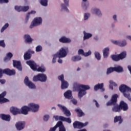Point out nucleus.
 Returning a JSON list of instances; mask_svg holds the SVG:
<instances>
[{
  "instance_id": "052dcab7",
  "label": "nucleus",
  "mask_w": 131,
  "mask_h": 131,
  "mask_svg": "<svg viewBox=\"0 0 131 131\" xmlns=\"http://www.w3.org/2000/svg\"><path fill=\"white\" fill-rule=\"evenodd\" d=\"M0 46L3 48H5V47H6V45L5 44V41L4 40L0 41Z\"/></svg>"
},
{
  "instance_id": "39448f33",
  "label": "nucleus",
  "mask_w": 131,
  "mask_h": 131,
  "mask_svg": "<svg viewBox=\"0 0 131 131\" xmlns=\"http://www.w3.org/2000/svg\"><path fill=\"white\" fill-rule=\"evenodd\" d=\"M47 79H48V77L45 74H38L33 78L34 81H40V82H46Z\"/></svg>"
},
{
  "instance_id": "680f3d73",
  "label": "nucleus",
  "mask_w": 131,
  "mask_h": 131,
  "mask_svg": "<svg viewBox=\"0 0 131 131\" xmlns=\"http://www.w3.org/2000/svg\"><path fill=\"white\" fill-rule=\"evenodd\" d=\"M57 127H58V125H57L56 124V125L54 127L51 128L49 131H55L56 130V129H57Z\"/></svg>"
},
{
  "instance_id": "6e6552de",
  "label": "nucleus",
  "mask_w": 131,
  "mask_h": 131,
  "mask_svg": "<svg viewBox=\"0 0 131 131\" xmlns=\"http://www.w3.org/2000/svg\"><path fill=\"white\" fill-rule=\"evenodd\" d=\"M4 73L7 74V75L12 76V75H15L16 71H15V70H10L9 69H6L3 70L0 69V78L3 76Z\"/></svg>"
},
{
  "instance_id": "c85d7f7f",
  "label": "nucleus",
  "mask_w": 131,
  "mask_h": 131,
  "mask_svg": "<svg viewBox=\"0 0 131 131\" xmlns=\"http://www.w3.org/2000/svg\"><path fill=\"white\" fill-rule=\"evenodd\" d=\"M114 71L118 72V73L123 72V68L120 66H116L115 67H114Z\"/></svg>"
},
{
  "instance_id": "e433bc0d",
  "label": "nucleus",
  "mask_w": 131,
  "mask_h": 131,
  "mask_svg": "<svg viewBox=\"0 0 131 131\" xmlns=\"http://www.w3.org/2000/svg\"><path fill=\"white\" fill-rule=\"evenodd\" d=\"M94 55H95V58L98 61H100V60H101V54H100V52L98 51H95L94 52Z\"/></svg>"
},
{
  "instance_id": "a878e982",
  "label": "nucleus",
  "mask_w": 131,
  "mask_h": 131,
  "mask_svg": "<svg viewBox=\"0 0 131 131\" xmlns=\"http://www.w3.org/2000/svg\"><path fill=\"white\" fill-rule=\"evenodd\" d=\"M24 38L25 39V42H28V43H30L32 42V38H31V37H30V35L29 34H26L24 36Z\"/></svg>"
},
{
  "instance_id": "09e8293b",
  "label": "nucleus",
  "mask_w": 131,
  "mask_h": 131,
  "mask_svg": "<svg viewBox=\"0 0 131 131\" xmlns=\"http://www.w3.org/2000/svg\"><path fill=\"white\" fill-rule=\"evenodd\" d=\"M29 10V7L27 6H21V12H27Z\"/></svg>"
},
{
  "instance_id": "f3484780",
  "label": "nucleus",
  "mask_w": 131,
  "mask_h": 131,
  "mask_svg": "<svg viewBox=\"0 0 131 131\" xmlns=\"http://www.w3.org/2000/svg\"><path fill=\"white\" fill-rule=\"evenodd\" d=\"M10 110L11 113H12L13 115H17V114H21V110L16 107L12 106L10 107Z\"/></svg>"
},
{
  "instance_id": "864d4df0",
  "label": "nucleus",
  "mask_w": 131,
  "mask_h": 131,
  "mask_svg": "<svg viewBox=\"0 0 131 131\" xmlns=\"http://www.w3.org/2000/svg\"><path fill=\"white\" fill-rule=\"evenodd\" d=\"M15 10L17 12H22V6H15Z\"/></svg>"
},
{
  "instance_id": "ddd939ff",
  "label": "nucleus",
  "mask_w": 131,
  "mask_h": 131,
  "mask_svg": "<svg viewBox=\"0 0 131 131\" xmlns=\"http://www.w3.org/2000/svg\"><path fill=\"white\" fill-rule=\"evenodd\" d=\"M91 13L95 14L97 17H101L102 16V12L101 10L98 8H93L91 9Z\"/></svg>"
},
{
  "instance_id": "774afa93",
  "label": "nucleus",
  "mask_w": 131,
  "mask_h": 131,
  "mask_svg": "<svg viewBox=\"0 0 131 131\" xmlns=\"http://www.w3.org/2000/svg\"><path fill=\"white\" fill-rule=\"evenodd\" d=\"M126 39H129V40H131V36L130 35H127L126 36Z\"/></svg>"
},
{
  "instance_id": "b1692460",
  "label": "nucleus",
  "mask_w": 131,
  "mask_h": 131,
  "mask_svg": "<svg viewBox=\"0 0 131 131\" xmlns=\"http://www.w3.org/2000/svg\"><path fill=\"white\" fill-rule=\"evenodd\" d=\"M104 83H98L94 86V91H98V90H101L102 92L105 91V89L103 88Z\"/></svg>"
},
{
  "instance_id": "5fc2aeb1",
  "label": "nucleus",
  "mask_w": 131,
  "mask_h": 131,
  "mask_svg": "<svg viewBox=\"0 0 131 131\" xmlns=\"http://www.w3.org/2000/svg\"><path fill=\"white\" fill-rule=\"evenodd\" d=\"M127 43L126 40H123L122 42L120 41V46L119 47H125L126 46Z\"/></svg>"
},
{
  "instance_id": "f8f14e48",
  "label": "nucleus",
  "mask_w": 131,
  "mask_h": 131,
  "mask_svg": "<svg viewBox=\"0 0 131 131\" xmlns=\"http://www.w3.org/2000/svg\"><path fill=\"white\" fill-rule=\"evenodd\" d=\"M57 106L59 107L60 110H62V112H63L64 114H65L66 116H70V115H71L70 111H69V110H68L67 108L65 107V106L60 104H58Z\"/></svg>"
},
{
  "instance_id": "de8ad7c7",
  "label": "nucleus",
  "mask_w": 131,
  "mask_h": 131,
  "mask_svg": "<svg viewBox=\"0 0 131 131\" xmlns=\"http://www.w3.org/2000/svg\"><path fill=\"white\" fill-rule=\"evenodd\" d=\"M112 59L114 61H119L120 59L119 58V55H112Z\"/></svg>"
},
{
  "instance_id": "c756f323",
  "label": "nucleus",
  "mask_w": 131,
  "mask_h": 131,
  "mask_svg": "<svg viewBox=\"0 0 131 131\" xmlns=\"http://www.w3.org/2000/svg\"><path fill=\"white\" fill-rule=\"evenodd\" d=\"M81 60V56L79 55H75L71 58V61L73 62H78Z\"/></svg>"
},
{
  "instance_id": "ea45409f",
  "label": "nucleus",
  "mask_w": 131,
  "mask_h": 131,
  "mask_svg": "<svg viewBox=\"0 0 131 131\" xmlns=\"http://www.w3.org/2000/svg\"><path fill=\"white\" fill-rule=\"evenodd\" d=\"M52 56H53V59H52V64H55V63L57 62V58H59V55L56 53V54H54Z\"/></svg>"
},
{
  "instance_id": "0eeeda50",
  "label": "nucleus",
  "mask_w": 131,
  "mask_h": 131,
  "mask_svg": "<svg viewBox=\"0 0 131 131\" xmlns=\"http://www.w3.org/2000/svg\"><path fill=\"white\" fill-rule=\"evenodd\" d=\"M67 53H68V48L62 47L56 53L58 55V58H65L67 56Z\"/></svg>"
},
{
  "instance_id": "5701e85b",
  "label": "nucleus",
  "mask_w": 131,
  "mask_h": 131,
  "mask_svg": "<svg viewBox=\"0 0 131 131\" xmlns=\"http://www.w3.org/2000/svg\"><path fill=\"white\" fill-rule=\"evenodd\" d=\"M7 95V92H4L2 94H0V103H6L9 102V100L5 98V95Z\"/></svg>"
},
{
  "instance_id": "c03bdc74",
  "label": "nucleus",
  "mask_w": 131,
  "mask_h": 131,
  "mask_svg": "<svg viewBox=\"0 0 131 131\" xmlns=\"http://www.w3.org/2000/svg\"><path fill=\"white\" fill-rule=\"evenodd\" d=\"M111 42H112V43H113V45H116V46H119L120 45V41L118 40L111 39Z\"/></svg>"
},
{
  "instance_id": "72a5a7b5",
  "label": "nucleus",
  "mask_w": 131,
  "mask_h": 131,
  "mask_svg": "<svg viewBox=\"0 0 131 131\" xmlns=\"http://www.w3.org/2000/svg\"><path fill=\"white\" fill-rule=\"evenodd\" d=\"M13 57V54L12 53L9 52L7 54L6 57L5 58L4 60L5 62H8V61H10L11 59Z\"/></svg>"
},
{
  "instance_id": "aec40b11",
  "label": "nucleus",
  "mask_w": 131,
  "mask_h": 131,
  "mask_svg": "<svg viewBox=\"0 0 131 131\" xmlns=\"http://www.w3.org/2000/svg\"><path fill=\"white\" fill-rule=\"evenodd\" d=\"M29 111H30L29 106H24L21 107L20 113H21V114H24V115H27Z\"/></svg>"
},
{
  "instance_id": "6ab92c4d",
  "label": "nucleus",
  "mask_w": 131,
  "mask_h": 131,
  "mask_svg": "<svg viewBox=\"0 0 131 131\" xmlns=\"http://www.w3.org/2000/svg\"><path fill=\"white\" fill-rule=\"evenodd\" d=\"M25 127V122L20 121L16 123V127L18 130H21Z\"/></svg>"
},
{
  "instance_id": "79ce46f5",
  "label": "nucleus",
  "mask_w": 131,
  "mask_h": 131,
  "mask_svg": "<svg viewBox=\"0 0 131 131\" xmlns=\"http://www.w3.org/2000/svg\"><path fill=\"white\" fill-rule=\"evenodd\" d=\"M24 57L25 60H29V59L31 58V54L30 52H27L26 53H25Z\"/></svg>"
},
{
  "instance_id": "393cba45",
  "label": "nucleus",
  "mask_w": 131,
  "mask_h": 131,
  "mask_svg": "<svg viewBox=\"0 0 131 131\" xmlns=\"http://www.w3.org/2000/svg\"><path fill=\"white\" fill-rule=\"evenodd\" d=\"M63 96L66 99H68L69 100L72 99V91L70 90L67 91L64 93Z\"/></svg>"
},
{
  "instance_id": "13d9d810",
  "label": "nucleus",
  "mask_w": 131,
  "mask_h": 131,
  "mask_svg": "<svg viewBox=\"0 0 131 131\" xmlns=\"http://www.w3.org/2000/svg\"><path fill=\"white\" fill-rule=\"evenodd\" d=\"M78 55H81V56H84V51L82 49H79L78 51Z\"/></svg>"
},
{
  "instance_id": "a18cd8bd",
  "label": "nucleus",
  "mask_w": 131,
  "mask_h": 131,
  "mask_svg": "<svg viewBox=\"0 0 131 131\" xmlns=\"http://www.w3.org/2000/svg\"><path fill=\"white\" fill-rule=\"evenodd\" d=\"M62 121H66V122H68V123H71V119L70 118H66L64 117H62V119H61Z\"/></svg>"
},
{
  "instance_id": "dca6fc26",
  "label": "nucleus",
  "mask_w": 131,
  "mask_h": 131,
  "mask_svg": "<svg viewBox=\"0 0 131 131\" xmlns=\"http://www.w3.org/2000/svg\"><path fill=\"white\" fill-rule=\"evenodd\" d=\"M59 41L62 43H70L71 42V39L63 36L59 39Z\"/></svg>"
},
{
  "instance_id": "4468645a",
  "label": "nucleus",
  "mask_w": 131,
  "mask_h": 131,
  "mask_svg": "<svg viewBox=\"0 0 131 131\" xmlns=\"http://www.w3.org/2000/svg\"><path fill=\"white\" fill-rule=\"evenodd\" d=\"M86 125H88V122L82 123L80 122L75 121L73 123V126L74 128H81V127L86 126Z\"/></svg>"
},
{
  "instance_id": "a19ab883",
  "label": "nucleus",
  "mask_w": 131,
  "mask_h": 131,
  "mask_svg": "<svg viewBox=\"0 0 131 131\" xmlns=\"http://www.w3.org/2000/svg\"><path fill=\"white\" fill-rule=\"evenodd\" d=\"M119 123H121L122 122V119H121V116H116L114 118V122H118Z\"/></svg>"
},
{
  "instance_id": "4c0bfd02",
  "label": "nucleus",
  "mask_w": 131,
  "mask_h": 131,
  "mask_svg": "<svg viewBox=\"0 0 131 131\" xmlns=\"http://www.w3.org/2000/svg\"><path fill=\"white\" fill-rule=\"evenodd\" d=\"M119 58H120V60H122V59L126 58V52L124 51L119 54Z\"/></svg>"
},
{
  "instance_id": "3c124183",
  "label": "nucleus",
  "mask_w": 131,
  "mask_h": 131,
  "mask_svg": "<svg viewBox=\"0 0 131 131\" xmlns=\"http://www.w3.org/2000/svg\"><path fill=\"white\" fill-rule=\"evenodd\" d=\"M114 71V68H108L106 72V74H110V73H112Z\"/></svg>"
},
{
  "instance_id": "f704fd0d",
  "label": "nucleus",
  "mask_w": 131,
  "mask_h": 131,
  "mask_svg": "<svg viewBox=\"0 0 131 131\" xmlns=\"http://www.w3.org/2000/svg\"><path fill=\"white\" fill-rule=\"evenodd\" d=\"M39 2L42 7H48L49 0H39Z\"/></svg>"
},
{
  "instance_id": "58836bf2",
  "label": "nucleus",
  "mask_w": 131,
  "mask_h": 131,
  "mask_svg": "<svg viewBox=\"0 0 131 131\" xmlns=\"http://www.w3.org/2000/svg\"><path fill=\"white\" fill-rule=\"evenodd\" d=\"M76 112H77L78 116L79 117H81V116H83L84 115V113L82 112V111L80 110V108H77L75 110Z\"/></svg>"
},
{
  "instance_id": "2eb2a0df",
  "label": "nucleus",
  "mask_w": 131,
  "mask_h": 131,
  "mask_svg": "<svg viewBox=\"0 0 131 131\" xmlns=\"http://www.w3.org/2000/svg\"><path fill=\"white\" fill-rule=\"evenodd\" d=\"M83 40H88V39H90V38H92L93 37V33L88 32L86 31H83Z\"/></svg>"
},
{
  "instance_id": "c9c22d12",
  "label": "nucleus",
  "mask_w": 131,
  "mask_h": 131,
  "mask_svg": "<svg viewBox=\"0 0 131 131\" xmlns=\"http://www.w3.org/2000/svg\"><path fill=\"white\" fill-rule=\"evenodd\" d=\"M35 14H36V11L35 10H32L28 12L26 17V20H28L29 19L30 17V15H34Z\"/></svg>"
},
{
  "instance_id": "9b49d317",
  "label": "nucleus",
  "mask_w": 131,
  "mask_h": 131,
  "mask_svg": "<svg viewBox=\"0 0 131 131\" xmlns=\"http://www.w3.org/2000/svg\"><path fill=\"white\" fill-rule=\"evenodd\" d=\"M24 83L27 85V86H28L29 89H35V85L32 83L30 80H29V78H28V77H26L24 79Z\"/></svg>"
},
{
  "instance_id": "0e129e2a",
  "label": "nucleus",
  "mask_w": 131,
  "mask_h": 131,
  "mask_svg": "<svg viewBox=\"0 0 131 131\" xmlns=\"http://www.w3.org/2000/svg\"><path fill=\"white\" fill-rule=\"evenodd\" d=\"M9 3V0H0V4H7Z\"/></svg>"
},
{
  "instance_id": "1a4fd4ad",
  "label": "nucleus",
  "mask_w": 131,
  "mask_h": 131,
  "mask_svg": "<svg viewBox=\"0 0 131 131\" xmlns=\"http://www.w3.org/2000/svg\"><path fill=\"white\" fill-rule=\"evenodd\" d=\"M69 1L70 0H63V3L60 4V11L61 12H69V9L68 7H69Z\"/></svg>"
},
{
  "instance_id": "69168bd1",
  "label": "nucleus",
  "mask_w": 131,
  "mask_h": 131,
  "mask_svg": "<svg viewBox=\"0 0 131 131\" xmlns=\"http://www.w3.org/2000/svg\"><path fill=\"white\" fill-rule=\"evenodd\" d=\"M71 102L72 103H73V104H74V105H76V104H77V100H76V99H72Z\"/></svg>"
},
{
  "instance_id": "e2e57ef3",
  "label": "nucleus",
  "mask_w": 131,
  "mask_h": 131,
  "mask_svg": "<svg viewBox=\"0 0 131 131\" xmlns=\"http://www.w3.org/2000/svg\"><path fill=\"white\" fill-rule=\"evenodd\" d=\"M113 20H114L115 23L117 22V15H116L115 14L113 16Z\"/></svg>"
},
{
  "instance_id": "9d476101",
  "label": "nucleus",
  "mask_w": 131,
  "mask_h": 131,
  "mask_svg": "<svg viewBox=\"0 0 131 131\" xmlns=\"http://www.w3.org/2000/svg\"><path fill=\"white\" fill-rule=\"evenodd\" d=\"M30 108V111L31 110L32 112H37L39 110V105L34 103H31L28 104Z\"/></svg>"
},
{
  "instance_id": "a211bd4d",
  "label": "nucleus",
  "mask_w": 131,
  "mask_h": 131,
  "mask_svg": "<svg viewBox=\"0 0 131 131\" xmlns=\"http://www.w3.org/2000/svg\"><path fill=\"white\" fill-rule=\"evenodd\" d=\"M119 106L120 109H121L123 111H127V110H128V106L127 105V104L123 101L120 102V105Z\"/></svg>"
},
{
  "instance_id": "8fccbe9b",
  "label": "nucleus",
  "mask_w": 131,
  "mask_h": 131,
  "mask_svg": "<svg viewBox=\"0 0 131 131\" xmlns=\"http://www.w3.org/2000/svg\"><path fill=\"white\" fill-rule=\"evenodd\" d=\"M36 52H41L42 51V47L40 45H38L36 47L35 49Z\"/></svg>"
},
{
  "instance_id": "bb28decb",
  "label": "nucleus",
  "mask_w": 131,
  "mask_h": 131,
  "mask_svg": "<svg viewBox=\"0 0 131 131\" xmlns=\"http://www.w3.org/2000/svg\"><path fill=\"white\" fill-rule=\"evenodd\" d=\"M1 117L3 120H5V121H10L11 120V116L9 115L2 114L1 115Z\"/></svg>"
},
{
  "instance_id": "37998d69",
  "label": "nucleus",
  "mask_w": 131,
  "mask_h": 131,
  "mask_svg": "<svg viewBox=\"0 0 131 131\" xmlns=\"http://www.w3.org/2000/svg\"><path fill=\"white\" fill-rule=\"evenodd\" d=\"M91 17V13L89 12H86L84 13L83 15V18H84V20L86 21L89 20V18Z\"/></svg>"
},
{
  "instance_id": "49530a36",
  "label": "nucleus",
  "mask_w": 131,
  "mask_h": 131,
  "mask_svg": "<svg viewBox=\"0 0 131 131\" xmlns=\"http://www.w3.org/2000/svg\"><path fill=\"white\" fill-rule=\"evenodd\" d=\"M8 27H9V24L8 23H6L1 29V32L2 33H3V32H4V31H5V30H6V29H7V28H8Z\"/></svg>"
},
{
  "instance_id": "cd10ccee",
  "label": "nucleus",
  "mask_w": 131,
  "mask_h": 131,
  "mask_svg": "<svg viewBox=\"0 0 131 131\" xmlns=\"http://www.w3.org/2000/svg\"><path fill=\"white\" fill-rule=\"evenodd\" d=\"M68 86H69V83H68V82H67V81L64 80L61 82V90H65L67 89Z\"/></svg>"
},
{
  "instance_id": "f03ea898",
  "label": "nucleus",
  "mask_w": 131,
  "mask_h": 131,
  "mask_svg": "<svg viewBox=\"0 0 131 131\" xmlns=\"http://www.w3.org/2000/svg\"><path fill=\"white\" fill-rule=\"evenodd\" d=\"M117 98H118V95L117 94H114L112 96L111 101L108 102L106 103L107 106H110L111 105H114V107L112 108V111L113 112H119L120 111V107L117 104Z\"/></svg>"
},
{
  "instance_id": "7c9ffc66",
  "label": "nucleus",
  "mask_w": 131,
  "mask_h": 131,
  "mask_svg": "<svg viewBox=\"0 0 131 131\" xmlns=\"http://www.w3.org/2000/svg\"><path fill=\"white\" fill-rule=\"evenodd\" d=\"M81 6L84 11H86L90 8V3L88 2H82Z\"/></svg>"
},
{
  "instance_id": "603ef678",
  "label": "nucleus",
  "mask_w": 131,
  "mask_h": 131,
  "mask_svg": "<svg viewBox=\"0 0 131 131\" xmlns=\"http://www.w3.org/2000/svg\"><path fill=\"white\" fill-rule=\"evenodd\" d=\"M53 118L56 121L58 120H62L63 118V116H53Z\"/></svg>"
},
{
  "instance_id": "4be33fe9",
  "label": "nucleus",
  "mask_w": 131,
  "mask_h": 131,
  "mask_svg": "<svg viewBox=\"0 0 131 131\" xmlns=\"http://www.w3.org/2000/svg\"><path fill=\"white\" fill-rule=\"evenodd\" d=\"M109 51H110L109 47H106L102 50L103 57L104 59H107L109 56Z\"/></svg>"
},
{
  "instance_id": "7ed1b4c3",
  "label": "nucleus",
  "mask_w": 131,
  "mask_h": 131,
  "mask_svg": "<svg viewBox=\"0 0 131 131\" xmlns=\"http://www.w3.org/2000/svg\"><path fill=\"white\" fill-rule=\"evenodd\" d=\"M27 65H29L30 67L34 71H38V72H46V68L45 67H39L38 68L36 63L34 62L33 60H29L26 62Z\"/></svg>"
},
{
  "instance_id": "4d7b16f0",
  "label": "nucleus",
  "mask_w": 131,
  "mask_h": 131,
  "mask_svg": "<svg viewBox=\"0 0 131 131\" xmlns=\"http://www.w3.org/2000/svg\"><path fill=\"white\" fill-rule=\"evenodd\" d=\"M43 119L44 121H48V120H49V119H50V115H44V116L43 117Z\"/></svg>"
},
{
  "instance_id": "473e14b6",
  "label": "nucleus",
  "mask_w": 131,
  "mask_h": 131,
  "mask_svg": "<svg viewBox=\"0 0 131 131\" xmlns=\"http://www.w3.org/2000/svg\"><path fill=\"white\" fill-rule=\"evenodd\" d=\"M57 125H58V127H59V131H66L65 127H64V125H63V123L62 122L59 121L57 123Z\"/></svg>"
},
{
  "instance_id": "20e7f679",
  "label": "nucleus",
  "mask_w": 131,
  "mask_h": 131,
  "mask_svg": "<svg viewBox=\"0 0 131 131\" xmlns=\"http://www.w3.org/2000/svg\"><path fill=\"white\" fill-rule=\"evenodd\" d=\"M119 90L122 93L124 97L127 98L131 102V97L130 94H129V93H131L130 88L126 85H122L120 86Z\"/></svg>"
},
{
  "instance_id": "338daca9",
  "label": "nucleus",
  "mask_w": 131,
  "mask_h": 131,
  "mask_svg": "<svg viewBox=\"0 0 131 131\" xmlns=\"http://www.w3.org/2000/svg\"><path fill=\"white\" fill-rule=\"evenodd\" d=\"M94 102H95V105L97 108H99L100 107V104L98 103L97 100H94Z\"/></svg>"
},
{
  "instance_id": "bf43d9fd",
  "label": "nucleus",
  "mask_w": 131,
  "mask_h": 131,
  "mask_svg": "<svg viewBox=\"0 0 131 131\" xmlns=\"http://www.w3.org/2000/svg\"><path fill=\"white\" fill-rule=\"evenodd\" d=\"M58 78L59 80H60L61 82L65 81V80H64V75H63V74L59 76Z\"/></svg>"
},
{
  "instance_id": "412c9836",
  "label": "nucleus",
  "mask_w": 131,
  "mask_h": 131,
  "mask_svg": "<svg viewBox=\"0 0 131 131\" xmlns=\"http://www.w3.org/2000/svg\"><path fill=\"white\" fill-rule=\"evenodd\" d=\"M13 65L14 67L17 68L18 70H19L20 71L22 70V67L21 66V62L20 61L17 60H13Z\"/></svg>"
},
{
  "instance_id": "2f4dec72",
  "label": "nucleus",
  "mask_w": 131,
  "mask_h": 131,
  "mask_svg": "<svg viewBox=\"0 0 131 131\" xmlns=\"http://www.w3.org/2000/svg\"><path fill=\"white\" fill-rule=\"evenodd\" d=\"M109 83H110V85H109L110 89L112 91H113L114 90V88L113 86H117V84L112 80H111L109 81Z\"/></svg>"
},
{
  "instance_id": "6e6d98bb",
  "label": "nucleus",
  "mask_w": 131,
  "mask_h": 131,
  "mask_svg": "<svg viewBox=\"0 0 131 131\" xmlns=\"http://www.w3.org/2000/svg\"><path fill=\"white\" fill-rule=\"evenodd\" d=\"M91 55H92V51L89 50L88 52H84V57H89V56H91Z\"/></svg>"
},
{
  "instance_id": "423d86ee",
  "label": "nucleus",
  "mask_w": 131,
  "mask_h": 131,
  "mask_svg": "<svg viewBox=\"0 0 131 131\" xmlns=\"http://www.w3.org/2000/svg\"><path fill=\"white\" fill-rule=\"evenodd\" d=\"M42 24V18L40 17H35L31 23L30 28H33L36 26H39Z\"/></svg>"
},
{
  "instance_id": "f257e3e1",
  "label": "nucleus",
  "mask_w": 131,
  "mask_h": 131,
  "mask_svg": "<svg viewBox=\"0 0 131 131\" xmlns=\"http://www.w3.org/2000/svg\"><path fill=\"white\" fill-rule=\"evenodd\" d=\"M91 87L89 85L79 84L76 82L73 84V90L78 92V98H81L87 94L86 91L90 90Z\"/></svg>"
}]
</instances>
